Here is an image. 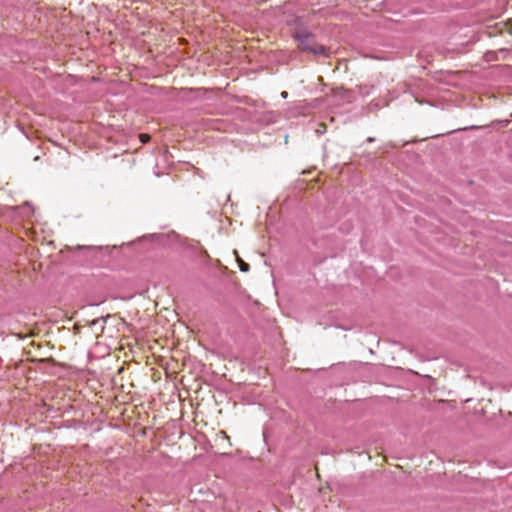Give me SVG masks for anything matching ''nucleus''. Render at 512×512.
I'll use <instances>...</instances> for the list:
<instances>
[{
	"instance_id": "1",
	"label": "nucleus",
	"mask_w": 512,
	"mask_h": 512,
	"mask_svg": "<svg viewBox=\"0 0 512 512\" xmlns=\"http://www.w3.org/2000/svg\"><path fill=\"white\" fill-rule=\"evenodd\" d=\"M294 37L302 50L311 52L315 55L326 54V47L318 44L314 39V35L309 30L305 28H298L294 32Z\"/></svg>"
},
{
	"instance_id": "2",
	"label": "nucleus",
	"mask_w": 512,
	"mask_h": 512,
	"mask_svg": "<svg viewBox=\"0 0 512 512\" xmlns=\"http://www.w3.org/2000/svg\"><path fill=\"white\" fill-rule=\"evenodd\" d=\"M237 260H238V263H239V268L242 272H247L249 271V264H247L246 262H244L241 258L237 257Z\"/></svg>"
},
{
	"instance_id": "3",
	"label": "nucleus",
	"mask_w": 512,
	"mask_h": 512,
	"mask_svg": "<svg viewBox=\"0 0 512 512\" xmlns=\"http://www.w3.org/2000/svg\"><path fill=\"white\" fill-rule=\"evenodd\" d=\"M149 135H141V141L146 142L149 139Z\"/></svg>"
},
{
	"instance_id": "4",
	"label": "nucleus",
	"mask_w": 512,
	"mask_h": 512,
	"mask_svg": "<svg viewBox=\"0 0 512 512\" xmlns=\"http://www.w3.org/2000/svg\"><path fill=\"white\" fill-rule=\"evenodd\" d=\"M281 97H282V98H284V99H286V98L288 97V92L283 91V92L281 93Z\"/></svg>"
},
{
	"instance_id": "5",
	"label": "nucleus",
	"mask_w": 512,
	"mask_h": 512,
	"mask_svg": "<svg viewBox=\"0 0 512 512\" xmlns=\"http://www.w3.org/2000/svg\"><path fill=\"white\" fill-rule=\"evenodd\" d=\"M367 141H368V142H373V141H374V138L369 137V138L367 139Z\"/></svg>"
}]
</instances>
